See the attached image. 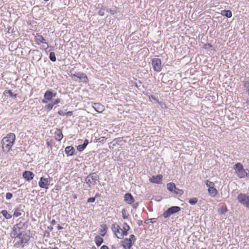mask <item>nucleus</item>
<instances>
[{"instance_id": "f257e3e1", "label": "nucleus", "mask_w": 249, "mask_h": 249, "mask_svg": "<svg viewBox=\"0 0 249 249\" xmlns=\"http://www.w3.org/2000/svg\"><path fill=\"white\" fill-rule=\"evenodd\" d=\"M16 140L15 134L10 133L4 137L1 141L2 149L4 152H8L14 144Z\"/></svg>"}, {"instance_id": "f03ea898", "label": "nucleus", "mask_w": 249, "mask_h": 249, "mask_svg": "<svg viewBox=\"0 0 249 249\" xmlns=\"http://www.w3.org/2000/svg\"><path fill=\"white\" fill-rule=\"evenodd\" d=\"M16 238L17 239L14 241V247L23 248L28 243L30 236L26 232L23 231L19 232V235Z\"/></svg>"}, {"instance_id": "7ed1b4c3", "label": "nucleus", "mask_w": 249, "mask_h": 249, "mask_svg": "<svg viewBox=\"0 0 249 249\" xmlns=\"http://www.w3.org/2000/svg\"><path fill=\"white\" fill-rule=\"evenodd\" d=\"M233 169L237 176L240 178H246L249 175V170L247 169H244L243 165L240 162L236 163Z\"/></svg>"}, {"instance_id": "20e7f679", "label": "nucleus", "mask_w": 249, "mask_h": 249, "mask_svg": "<svg viewBox=\"0 0 249 249\" xmlns=\"http://www.w3.org/2000/svg\"><path fill=\"white\" fill-rule=\"evenodd\" d=\"M99 179V176L96 172L90 173L85 178V181L89 188L95 185Z\"/></svg>"}, {"instance_id": "39448f33", "label": "nucleus", "mask_w": 249, "mask_h": 249, "mask_svg": "<svg viewBox=\"0 0 249 249\" xmlns=\"http://www.w3.org/2000/svg\"><path fill=\"white\" fill-rule=\"evenodd\" d=\"M238 202L249 210V196L243 193H240L237 196Z\"/></svg>"}, {"instance_id": "423d86ee", "label": "nucleus", "mask_w": 249, "mask_h": 249, "mask_svg": "<svg viewBox=\"0 0 249 249\" xmlns=\"http://www.w3.org/2000/svg\"><path fill=\"white\" fill-rule=\"evenodd\" d=\"M180 210L181 208L179 206H172L165 211L162 215L164 218H167L171 215L178 212Z\"/></svg>"}, {"instance_id": "0eeeda50", "label": "nucleus", "mask_w": 249, "mask_h": 249, "mask_svg": "<svg viewBox=\"0 0 249 249\" xmlns=\"http://www.w3.org/2000/svg\"><path fill=\"white\" fill-rule=\"evenodd\" d=\"M151 64L155 71L160 72L161 70V62L160 59L153 58L151 60Z\"/></svg>"}, {"instance_id": "6e6552de", "label": "nucleus", "mask_w": 249, "mask_h": 249, "mask_svg": "<svg viewBox=\"0 0 249 249\" xmlns=\"http://www.w3.org/2000/svg\"><path fill=\"white\" fill-rule=\"evenodd\" d=\"M50 178H45L42 177L40 178V180L38 182L39 186L41 188H45L46 189H48V185L50 184Z\"/></svg>"}, {"instance_id": "1a4fd4ad", "label": "nucleus", "mask_w": 249, "mask_h": 249, "mask_svg": "<svg viewBox=\"0 0 249 249\" xmlns=\"http://www.w3.org/2000/svg\"><path fill=\"white\" fill-rule=\"evenodd\" d=\"M72 77H76L80 80H82L84 83H87L88 79L86 74L83 72H75L74 73H71Z\"/></svg>"}, {"instance_id": "9d476101", "label": "nucleus", "mask_w": 249, "mask_h": 249, "mask_svg": "<svg viewBox=\"0 0 249 249\" xmlns=\"http://www.w3.org/2000/svg\"><path fill=\"white\" fill-rule=\"evenodd\" d=\"M130 226L126 223L123 224V229L121 231V234L117 236L118 239H123L124 236L128 234V231L130 230Z\"/></svg>"}, {"instance_id": "9b49d317", "label": "nucleus", "mask_w": 249, "mask_h": 249, "mask_svg": "<svg viewBox=\"0 0 249 249\" xmlns=\"http://www.w3.org/2000/svg\"><path fill=\"white\" fill-rule=\"evenodd\" d=\"M24 207L25 206L24 205H20L18 207L14 209L13 216L15 217H18L21 216L22 213H24V212L23 210Z\"/></svg>"}, {"instance_id": "f8f14e48", "label": "nucleus", "mask_w": 249, "mask_h": 249, "mask_svg": "<svg viewBox=\"0 0 249 249\" xmlns=\"http://www.w3.org/2000/svg\"><path fill=\"white\" fill-rule=\"evenodd\" d=\"M56 94V92H53L52 90H47L44 93V97L45 99L50 101L53 97H55Z\"/></svg>"}, {"instance_id": "ddd939ff", "label": "nucleus", "mask_w": 249, "mask_h": 249, "mask_svg": "<svg viewBox=\"0 0 249 249\" xmlns=\"http://www.w3.org/2000/svg\"><path fill=\"white\" fill-rule=\"evenodd\" d=\"M163 177L162 175L153 176L149 178V181L153 183L160 184Z\"/></svg>"}, {"instance_id": "4468645a", "label": "nucleus", "mask_w": 249, "mask_h": 249, "mask_svg": "<svg viewBox=\"0 0 249 249\" xmlns=\"http://www.w3.org/2000/svg\"><path fill=\"white\" fill-rule=\"evenodd\" d=\"M121 245L124 249H130L133 245V243H131L127 239V238H125L121 241Z\"/></svg>"}, {"instance_id": "2eb2a0df", "label": "nucleus", "mask_w": 249, "mask_h": 249, "mask_svg": "<svg viewBox=\"0 0 249 249\" xmlns=\"http://www.w3.org/2000/svg\"><path fill=\"white\" fill-rule=\"evenodd\" d=\"M111 229L117 238V236H119V235L121 234L122 229L118 225L116 224V223L112 224Z\"/></svg>"}, {"instance_id": "dca6fc26", "label": "nucleus", "mask_w": 249, "mask_h": 249, "mask_svg": "<svg viewBox=\"0 0 249 249\" xmlns=\"http://www.w3.org/2000/svg\"><path fill=\"white\" fill-rule=\"evenodd\" d=\"M124 201L128 204H132L134 202L135 199L130 193H127L124 196Z\"/></svg>"}, {"instance_id": "f3484780", "label": "nucleus", "mask_w": 249, "mask_h": 249, "mask_svg": "<svg viewBox=\"0 0 249 249\" xmlns=\"http://www.w3.org/2000/svg\"><path fill=\"white\" fill-rule=\"evenodd\" d=\"M35 41L37 45H40L41 43L46 44L48 45V43L46 41V39L41 35L37 34L35 36Z\"/></svg>"}, {"instance_id": "a211bd4d", "label": "nucleus", "mask_w": 249, "mask_h": 249, "mask_svg": "<svg viewBox=\"0 0 249 249\" xmlns=\"http://www.w3.org/2000/svg\"><path fill=\"white\" fill-rule=\"evenodd\" d=\"M35 176L34 174L29 171H25L23 173V177L27 181L32 180Z\"/></svg>"}, {"instance_id": "6ab92c4d", "label": "nucleus", "mask_w": 249, "mask_h": 249, "mask_svg": "<svg viewBox=\"0 0 249 249\" xmlns=\"http://www.w3.org/2000/svg\"><path fill=\"white\" fill-rule=\"evenodd\" d=\"M75 150L72 146H68L65 148V152L68 157L72 156L74 154Z\"/></svg>"}, {"instance_id": "aec40b11", "label": "nucleus", "mask_w": 249, "mask_h": 249, "mask_svg": "<svg viewBox=\"0 0 249 249\" xmlns=\"http://www.w3.org/2000/svg\"><path fill=\"white\" fill-rule=\"evenodd\" d=\"M19 231L18 228L14 225L12 228V231L10 233V236L12 238H16L19 235Z\"/></svg>"}, {"instance_id": "412c9836", "label": "nucleus", "mask_w": 249, "mask_h": 249, "mask_svg": "<svg viewBox=\"0 0 249 249\" xmlns=\"http://www.w3.org/2000/svg\"><path fill=\"white\" fill-rule=\"evenodd\" d=\"M54 135L55 139L58 141H60L63 137V135L62 134V130L59 128L56 129L54 133Z\"/></svg>"}, {"instance_id": "4be33fe9", "label": "nucleus", "mask_w": 249, "mask_h": 249, "mask_svg": "<svg viewBox=\"0 0 249 249\" xmlns=\"http://www.w3.org/2000/svg\"><path fill=\"white\" fill-rule=\"evenodd\" d=\"M93 107L95 110L98 113H101L104 110V106L100 103H94Z\"/></svg>"}, {"instance_id": "5701e85b", "label": "nucleus", "mask_w": 249, "mask_h": 249, "mask_svg": "<svg viewBox=\"0 0 249 249\" xmlns=\"http://www.w3.org/2000/svg\"><path fill=\"white\" fill-rule=\"evenodd\" d=\"M208 192L209 195L212 197H214L218 193L217 190L213 187H209Z\"/></svg>"}, {"instance_id": "b1692460", "label": "nucleus", "mask_w": 249, "mask_h": 249, "mask_svg": "<svg viewBox=\"0 0 249 249\" xmlns=\"http://www.w3.org/2000/svg\"><path fill=\"white\" fill-rule=\"evenodd\" d=\"M221 14L228 18H230L232 17V12L230 10H223L221 11Z\"/></svg>"}, {"instance_id": "393cba45", "label": "nucleus", "mask_w": 249, "mask_h": 249, "mask_svg": "<svg viewBox=\"0 0 249 249\" xmlns=\"http://www.w3.org/2000/svg\"><path fill=\"white\" fill-rule=\"evenodd\" d=\"M3 95L4 96H9L11 98H16L17 96V94H13V93L12 92L11 90H5L3 92Z\"/></svg>"}, {"instance_id": "a878e982", "label": "nucleus", "mask_w": 249, "mask_h": 249, "mask_svg": "<svg viewBox=\"0 0 249 249\" xmlns=\"http://www.w3.org/2000/svg\"><path fill=\"white\" fill-rule=\"evenodd\" d=\"M103 241H104L103 239L100 236L97 235L95 236V242L96 245L97 246H101V244L103 243Z\"/></svg>"}, {"instance_id": "bb28decb", "label": "nucleus", "mask_w": 249, "mask_h": 249, "mask_svg": "<svg viewBox=\"0 0 249 249\" xmlns=\"http://www.w3.org/2000/svg\"><path fill=\"white\" fill-rule=\"evenodd\" d=\"M102 229L100 231V234L102 236H104L107 232V227L106 224H103L101 225Z\"/></svg>"}, {"instance_id": "cd10ccee", "label": "nucleus", "mask_w": 249, "mask_h": 249, "mask_svg": "<svg viewBox=\"0 0 249 249\" xmlns=\"http://www.w3.org/2000/svg\"><path fill=\"white\" fill-rule=\"evenodd\" d=\"M176 187V185L174 183L170 182L167 184V189L171 192H173Z\"/></svg>"}, {"instance_id": "c85d7f7f", "label": "nucleus", "mask_w": 249, "mask_h": 249, "mask_svg": "<svg viewBox=\"0 0 249 249\" xmlns=\"http://www.w3.org/2000/svg\"><path fill=\"white\" fill-rule=\"evenodd\" d=\"M0 213L2 214L3 216L6 219H10L12 218V215L9 214L6 210H2Z\"/></svg>"}, {"instance_id": "c756f323", "label": "nucleus", "mask_w": 249, "mask_h": 249, "mask_svg": "<svg viewBox=\"0 0 249 249\" xmlns=\"http://www.w3.org/2000/svg\"><path fill=\"white\" fill-rule=\"evenodd\" d=\"M49 57L50 60L51 61H52V62H55L56 60L55 53L53 52H52L50 53Z\"/></svg>"}, {"instance_id": "7c9ffc66", "label": "nucleus", "mask_w": 249, "mask_h": 249, "mask_svg": "<svg viewBox=\"0 0 249 249\" xmlns=\"http://www.w3.org/2000/svg\"><path fill=\"white\" fill-rule=\"evenodd\" d=\"M173 193H175L176 194L178 195L179 196H181L183 193V191L176 187Z\"/></svg>"}, {"instance_id": "2f4dec72", "label": "nucleus", "mask_w": 249, "mask_h": 249, "mask_svg": "<svg viewBox=\"0 0 249 249\" xmlns=\"http://www.w3.org/2000/svg\"><path fill=\"white\" fill-rule=\"evenodd\" d=\"M198 199L196 197H193L189 199L188 202L190 204L194 205L197 203Z\"/></svg>"}, {"instance_id": "473e14b6", "label": "nucleus", "mask_w": 249, "mask_h": 249, "mask_svg": "<svg viewBox=\"0 0 249 249\" xmlns=\"http://www.w3.org/2000/svg\"><path fill=\"white\" fill-rule=\"evenodd\" d=\"M122 216L124 219L128 218L129 214L127 213V211L126 209H123L122 211Z\"/></svg>"}, {"instance_id": "72a5a7b5", "label": "nucleus", "mask_w": 249, "mask_h": 249, "mask_svg": "<svg viewBox=\"0 0 249 249\" xmlns=\"http://www.w3.org/2000/svg\"><path fill=\"white\" fill-rule=\"evenodd\" d=\"M106 10L107 11V12L110 13L112 15H114L115 14L117 13L116 7H114L112 9L107 8L106 9Z\"/></svg>"}, {"instance_id": "f704fd0d", "label": "nucleus", "mask_w": 249, "mask_h": 249, "mask_svg": "<svg viewBox=\"0 0 249 249\" xmlns=\"http://www.w3.org/2000/svg\"><path fill=\"white\" fill-rule=\"evenodd\" d=\"M17 228H18V231H20L22 229L25 225V223L19 222L18 223L15 225Z\"/></svg>"}, {"instance_id": "c9c22d12", "label": "nucleus", "mask_w": 249, "mask_h": 249, "mask_svg": "<svg viewBox=\"0 0 249 249\" xmlns=\"http://www.w3.org/2000/svg\"><path fill=\"white\" fill-rule=\"evenodd\" d=\"M132 85H134L137 88H139L142 86V82L140 81H132Z\"/></svg>"}, {"instance_id": "e433bc0d", "label": "nucleus", "mask_w": 249, "mask_h": 249, "mask_svg": "<svg viewBox=\"0 0 249 249\" xmlns=\"http://www.w3.org/2000/svg\"><path fill=\"white\" fill-rule=\"evenodd\" d=\"M243 86L244 88L248 91L249 90V81L246 80L243 81Z\"/></svg>"}, {"instance_id": "4c0bfd02", "label": "nucleus", "mask_w": 249, "mask_h": 249, "mask_svg": "<svg viewBox=\"0 0 249 249\" xmlns=\"http://www.w3.org/2000/svg\"><path fill=\"white\" fill-rule=\"evenodd\" d=\"M86 147V146L85 144H80L77 146V150L79 152H82L85 149Z\"/></svg>"}, {"instance_id": "58836bf2", "label": "nucleus", "mask_w": 249, "mask_h": 249, "mask_svg": "<svg viewBox=\"0 0 249 249\" xmlns=\"http://www.w3.org/2000/svg\"><path fill=\"white\" fill-rule=\"evenodd\" d=\"M127 239H128L130 241H131V243H133V244H134V242L136 241L137 239L134 234H131L129 236V238H127Z\"/></svg>"}, {"instance_id": "ea45409f", "label": "nucleus", "mask_w": 249, "mask_h": 249, "mask_svg": "<svg viewBox=\"0 0 249 249\" xmlns=\"http://www.w3.org/2000/svg\"><path fill=\"white\" fill-rule=\"evenodd\" d=\"M227 211L228 210L226 207H222L219 209V213L222 214H225Z\"/></svg>"}, {"instance_id": "a19ab883", "label": "nucleus", "mask_w": 249, "mask_h": 249, "mask_svg": "<svg viewBox=\"0 0 249 249\" xmlns=\"http://www.w3.org/2000/svg\"><path fill=\"white\" fill-rule=\"evenodd\" d=\"M107 140L105 137H101L96 140L97 142H105Z\"/></svg>"}, {"instance_id": "79ce46f5", "label": "nucleus", "mask_w": 249, "mask_h": 249, "mask_svg": "<svg viewBox=\"0 0 249 249\" xmlns=\"http://www.w3.org/2000/svg\"><path fill=\"white\" fill-rule=\"evenodd\" d=\"M53 104L50 103L45 106V108L47 109L48 111H49L53 108Z\"/></svg>"}, {"instance_id": "37998d69", "label": "nucleus", "mask_w": 249, "mask_h": 249, "mask_svg": "<svg viewBox=\"0 0 249 249\" xmlns=\"http://www.w3.org/2000/svg\"><path fill=\"white\" fill-rule=\"evenodd\" d=\"M106 8H101L100 10L98 11V14L99 15L101 16H103L105 15L104 11L106 10Z\"/></svg>"}, {"instance_id": "c03bdc74", "label": "nucleus", "mask_w": 249, "mask_h": 249, "mask_svg": "<svg viewBox=\"0 0 249 249\" xmlns=\"http://www.w3.org/2000/svg\"><path fill=\"white\" fill-rule=\"evenodd\" d=\"M60 102V100L58 98L54 99L53 101H52V104H53V106L57 104Z\"/></svg>"}, {"instance_id": "a18cd8bd", "label": "nucleus", "mask_w": 249, "mask_h": 249, "mask_svg": "<svg viewBox=\"0 0 249 249\" xmlns=\"http://www.w3.org/2000/svg\"><path fill=\"white\" fill-rule=\"evenodd\" d=\"M13 196V194L11 193H7L6 194V198L7 199H10Z\"/></svg>"}, {"instance_id": "49530a36", "label": "nucleus", "mask_w": 249, "mask_h": 249, "mask_svg": "<svg viewBox=\"0 0 249 249\" xmlns=\"http://www.w3.org/2000/svg\"><path fill=\"white\" fill-rule=\"evenodd\" d=\"M95 201V197H89L88 199L87 202L88 203H93Z\"/></svg>"}, {"instance_id": "de8ad7c7", "label": "nucleus", "mask_w": 249, "mask_h": 249, "mask_svg": "<svg viewBox=\"0 0 249 249\" xmlns=\"http://www.w3.org/2000/svg\"><path fill=\"white\" fill-rule=\"evenodd\" d=\"M213 47L212 45L210 43H206L204 45V48L205 49H208L210 48H212Z\"/></svg>"}, {"instance_id": "09e8293b", "label": "nucleus", "mask_w": 249, "mask_h": 249, "mask_svg": "<svg viewBox=\"0 0 249 249\" xmlns=\"http://www.w3.org/2000/svg\"><path fill=\"white\" fill-rule=\"evenodd\" d=\"M213 183L212 182L207 180L206 185L209 188V187H212V185H213Z\"/></svg>"}, {"instance_id": "8fccbe9b", "label": "nucleus", "mask_w": 249, "mask_h": 249, "mask_svg": "<svg viewBox=\"0 0 249 249\" xmlns=\"http://www.w3.org/2000/svg\"><path fill=\"white\" fill-rule=\"evenodd\" d=\"M73 115V112L72 111H68L66 113H65V115L66 116H71Z\"/></svg>"}, {"instance_id": "3c124183", "label": "nucleus", "mask_w": 249, "mask_h": 249, "mask_svg": "<svg viewBox=\"0 0 249 249\" xmlns=\"http://www.w3.org/2000/svg\"><path fill=\"white\" fill-rule=\"evenodd\" d=\"M65 112H64L62 110H59L58 112V114L60 115V116H65Z\"/></svg>"}, {"instance_id": "603ef678", "label": "nucleus", "mask_w": 249, "mask_h": 249, "mask_svg": "<svg viewBox=\"0 0 249 249\" xmlns=\"http://www.w3.org/2000/svg\"><path fill=\"white\" fill-rule=\"evenodd\" d=\"M89 141L87 139H85L84 142V143H83V144H85V146L87 147V146L88 145V144H89Z\"/></svg>"}, {"instance_id": "864d4df0", "label": "nucleus", "mask_w": 249, "mask_h": 249, "mask_svg": "<svg viewBox=\"0 0 249 249\" xmlns=\"http://www.w3.org/2000/svg\"><path fill=\"white\" fill-rule=\"evenodd\" d=\"M100 249H109L107 246L104 245H103L102 246H101V247L100 248Z\"/></svg>"}, {"instance_id": "5fc2aeb1", "label": "nucleus", "mask_w": 249, "mask_h": 249, "mask_svg": "<svg viewBox=\"0 0 249 249\" xmlns=\"http://www.w3.org/2000/svg\"><path fill=\"white\" fill-rule=\"evenodd\" d=\"M142 223H143V222L142 220H138L137 221V224L139 226H141V225H142Z\"/></svg>"}, {"instance_id": "6e6d98bb", "label": "nucleus", "mask_w": 249, "mask_h": 249, "mask_svg": "<svg viewBox=\"0 0 249 249\" xmlns=\"http://www.w3.org/2000/svg\"><path fill=\"white\" fill-rule=\"evenodd\" d=\"M149 99H152L155 101H156V102L158 101L157 99L156 98V97L155 96H154L153 95H151L150 97H149Z\"/></svg>"}, {"instance_id": "4d7b16f0", "label": "nucleus", "mask_w": 249, "mask_h": 249, "mask_svg": "<svg viewBox=\"0 0 249 249\" xmlns=\"http://www.w3.org/2000/svg\"><path fill=\"white\" fill-rule=\"evenodd\" d=\"M63 229V227L62 226H61L60 225H58V226H57V229L58 230H62Z\"/></svg>"}, {"instance_id": "13d9d810", "label": "nucleus", "mask_w": 249, "mask_h": 249, "mask_svg": "<svg viewBox=\"0 0 249 249\" xmlns=\"http://www.w3.org/2000/svg\"><path fill=\"white\" fill-rule=\"evenodd\" d=\"M11 27L8 28V33H13V29L12 30Z\"/></svg>"}, {"instance_id": "bf43d9fd", "label": "nucleus", "mask_w": 249, "mask_h": 249, "mask_svg": "<svg viewBox=\"0 0 249 249\" xmlns=\"http://www.w3.org/2000/svg\"><path fill=\"white\" fill-rule=\"evenodd\" d=\"M56 224V221L54 220V219H53L52 221H51V224L52 225H54Z\"/></svg>"}, {"instance_id": "052dcab7", "label": "nucleus", "mask_w": 249, "mask_h": 249, "mask_svg": "<svg viewBox=\"0 0 249 249\" xmlns=\"http://www.w3.org/2000/svg\"><path fill=\"white\" fill-rule=\"evenodd\" d=\"M149 220H150V222L151 223H154L155 222L156 218H151L150 219H148Z\"/></svg>"}, {"instance_id": "680f3d73", "label": "nucleus", "mask_w": 249, "mask_h": 249, "mask_svg": "<svg viewBox=\"0 0 249 249\" xmlns=\"http://www.w3.org/2000/svg\"><path fill=\"white\" fill-rule=\"evenodd\" d=\"M138 203H135V204H134L133 205V208H135V209H136V208H137V207H138Z\"/></svg>"}, {"instance_id": "e2e57ef3", "label": "nucleus", "mask_w": 249, "mask_h": 249, "mask_svg": "<svg viewBox=\"0 0 249 249\" xmlns=\"http://www.w3.org/2000/svg\"><path fill=\"white\" fill-rule=\"evenodd\" d=\"M48 229H49L50 231H52L53 229V228L52 226H48Z\"/></svg>"}, {"instance_id": "0e129e2a", "label": "nucleus", "mask_w": 249, "mask_h": 249, "mask_svg": "<svg viewBox=\"0 0 249 249\" xmlns=\"http://www.w3.org/2000/svg\"><path fill=\"white\" fill-rule=\"evenodd\" d=\"M47 101H48V100H47L45 99V98H44V99H43V100H42V102L43 103H47Z\"/></svg>"}, {"instance_id": "69168bd1", "label": "nucleus", "mask_w": 249, "mask_h": 249, "mask_svg": "<svg viewBox=\"0 0 249 249\" xmlns=\"http://www.w3.org/2000/svg\"><path fill=\"white\" fill-rule=\"evenodd\" d=\"M99 196H100L99 194V193H97V194H95V196L94 197H95V198H96V197H98Z\"/></svg>"}, {"instance_id": "338daca9", "label": "nucleus", "mask_w": 249, "mask_h": 249, "mask_svg": "<svg viewBox=\"0 0 249 249\" xmlns=\"http://www.w3.org/2000/svg\"><path fill=\"white\" fill-rule=\"evenodd\" d=\"M148 220H145V221H144V223H146V224L148 223Z\"/></svg>"}, {"instance_id": "774afa93", "label": "nucleus", "mask_w": 249, "mask_h": 249, "mask_svg": "<svg viewBox=\"0 0 249 249\" xmlns=\"http://www.w3.org/2000/svg\"><path fill=\"white\" fill-rule=\"evenodd\" d=\"M73 198H76V195H74L73 196Z\"/></svg>"}]
</instances>
